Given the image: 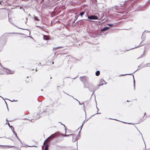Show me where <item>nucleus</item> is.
Masks as SVG:
<instances>
[{"label": "nucleus", "mask_w": 150, "mask_h": 150, "mask_svg": "<svg viewBox=\"0 0 150 150\" xmlns=\"http://www.w3.org/2000/svg\"><path fill=\"white\" fill-rule=\"evenodd\" d=\"M72 97L74 99H75V100H77V101L79 102V104L80 105H82V104H81V103H80V102H79V100H78L77 99L74 98V97L73 96H72Z\"/></svg>", "instance_id": "f3484780"}, {"label": "nucleus", "mask_w": 150, "mask_h": 150, "mask_svg": "<svg viewBox=\"0 0 150 150\" xmlns=\"http://www.w3.org/2000/svg\"><path fill=\"white\" fill-rule=\"evenodd\" d=\"M60 47H54L53 48V49H57V48H60Z\"/></svg>", "instance_id": "bb28decb"}, {"label": "nucleus", "mask_w": 150, "mask_h": 150, "mask_svg": "<svg viewBox=\"0 0 150 150\" xmlns=\"http://www.w3.org/2000/svg\"><path fill=\"white\" fill-rule=\"evenodd\" d=\"M49 111L48 110L46 109L42 113V115H48L49 114V113L48 112Z\"/></svg>", "instance_id": "423d86ee"}, {"label": "nucleus", "mask_w": 150, "mask_h": 150, "mask_svg": "<svg viewBox=\"0 0 150 150\" xmlns=\"http://www.w3.org/2000/svg\"><path fill=\"white\" fill-rule=\"evenodd\" d=\"M35 26H36V27H40V28H41V27H40V26H38V25H35Z\"/></svg>", "instance_id": "473e14b6"}, {"label": "nucleus", "mask_w": 150, "mask_h": 150, "mask_svg": "<svg viewBox=\"0 0 150 150\" xmlns=\"http://www.w3.org/2000/svg\"><path fill=\"white\" fill-rule=\"evenodd\" d=\"M27 146V147H37V146H35V145H33V146H28V145H25Z\"/></svg>", "instance_id": "2eb2a0df"}, {"label": "nucleus", "mask_w": 150, "mask_h": 150, "mask_svg": "<svg viewBox=\"0 0 150 150\" xmlns=\"http://www.w3.org/2000/svg\"><path fill=\"white\" fill-rule=\"evenodd\" d=\"M66 128H65V135H63L62 136H69V135H72V142H75L76 140L77 139V138H76L75 139V135L74 134H69V135H67L66 134Z\"/></svg>", "instance_id": "7ed1b4c3"}, {"label": "nucleus", "mask_w": 150, "mask_h": 150, "mask_svg": "<svg viewBox=\"0 0 150 150\" xmlns=\"http://www.w3.org/2000/svg\"><path fill=\"white\" fill-rule=\"evenodd\" d=\"M110 28V27H105L104 28L102 29H101V31H106V30H108V29H109Z\"/></svg>", "instance_id": "0eeeda50"}, {"label": "nucleus", "mask_w": 150, "mask_h": 150, "mask_svg": "<svg viewBox=\"0 0 150 150\" xmlns=\"http://www.w3.org/2000/svg\"><path fill=\"white\" fill-rule=\"evenodd\" d=\"M114 120H116V119H114Z\"/></svg>", "instance_id": "8fccbe9b"}, {"label": "nucleus", "mask_w": 150, "mask_h": 150, "mask_svg": "<svg viewBox=\"0 0 150 150\" xmlns=\"http://www.w3.org/2000/svg\"><path fill=\"white\" fill-rule=\"evenodd\" d=\"M40 64H41L40 63L39 64H38V65H40Z\"/></svg>", "instance_id": "37998d69"}, {"label": "nucleus", "mask_w": 150, "mask_h": 150, "mask_svg": "<svg viewBox=\"0 0 150 150\" xmlns=\"http://www.w3.org/2000/svg\"><path fill=\"white\" fill-rule=\"evenodd\" d=\"M63 135H62V134L59 133H55L54 134H52V135H51L50 136V137H49L45 141V142H44V143H43V145L44 144V143H45V142L47 140H50L51 139H53L54 137H57V136H60V135H62V136Z\"/></svg>", "instance_id": "f257e3e1"}, {"label": "nucleus", "mask_w": 150, "mask_h": 150, "mask_svg": "<svg viewBox=\"0 0 150 150\" xmlns=\"http://www.w3.org/2000/svg\"><path fill=\"white\" fill-rule=\"evenodd\" d=\"M146 114V113H144V115H145Z\"/></svg>", "instance_id": "09e8293b"}, {"label": "nucleus", "mask_w": 150, "mask_h": 150, "mask_svg": "<svg viewBox=\"0 0 150 150\" xmlns=\"http://www.w3.org/2000/svg\"><path fill=\"white\" fill-rule=\"evenodd\" d=\"M0 97H1V96H0Z\"/></svg>", "instance_id": "680f3d73"}, {"label": "nucleus", "mask_w": 150, "mask_h": 150, "mask_svg": "<svg viewBox=\"0 0 150 150\" xmlns=\"http://www.w3.org/2000/svg\"><path fill=\"white\" fill-rule=\"evenodd\" d=\"M40 64H41L40 63L39 64H38V65H40Z\"/></svg>", "instance_id": "79ce46f5"}, {"label": "nucleus", "mask_w": 150, "mask_h": 150, "mask_svg": "<svg viewBox=\"0 0 150 150\" xmlns=\"http://www.w3.org/2000/svg\"><path fill=\"white\" fill-rule=\"evenodd\" d=\"M88 18L89 19L91 20H98V17L95 15H92L91 16H88Z\"/></svg>", "instance_id": "20e7f679"}, {"label": "nucleus", "mask_w": 150, "mask_h": 150, "mask_svg": "<svg viewBox=\"0 0 150 150\" xmlns=\"http://www.w3.org/2000/svg\"><path fill=\"white\" fill-rule=\"evenodd\" d=\"M150 67V63L145 64L144 66V67Z\"/></svg>", "instance_id": "ddd939ff"}, {"label": "nucleus", "mask_w": 150, "mask_h": 150, "mask_svg": "<svg viewBox=\"0 0 150 150\" xmlns=\"http://www.w3.org/2000/svg\"><path fill=\"white\" fill-rule=\"evenodd\" d=\"M96 108H97V109L98 110V108H97V107H96Z\"/></svg>", "instance_id": "6e6d98bb"}, {"label": "nucleus", "mask_w": 150, "mask_h": 150, "mask_svg": "<svg viewBox=\"0 0 150 150\" xmlns=\"http://www.w3.org/2000/svg\"><path fill=\"white\" fill-rule=\"evenodd\" d=\"M8 126H9V127H11V126H10V124H9V123L8 122Z\"/></svg>", "instance_id": "2f4dec72"}, {"label": "nucleus", "mask_w": 150, "mask_h": 150, "mask_svg": "<svg viewBox=\"0 0 150 150\" xmlns=\"http://www.w3.org/2000/svg\"><path fill=\"white\" fill-rule=\"evenodd\" d=\"M98 113H99V114H101V113H98V112H97V113H96V114H98Z\"/></svg>", "instance_id": "4c0bfd02"}, {"label": "nucleus", "mask_w": 150, "mask_h": 150, "mask_svg": "<svg viewBox=\"0 0 150 150\" xmlns=\"http://www.w3.org/2000/svg\"><path fill=\"white\" fill-rule=\"evenodd\" d=\"M103 84H104V83H102V84H100V85H99L98 86H101V85H103Z\"/></svg>", "instance_id": "72a5a7b5"}, {"label": "nucleus", "mask_w": 150, "mask_h": 150, "mask_svg": "<svg viewBox=\"0 0 150 150\" xmlns=\"http://www.w3.org/2000/svg\"><path fill=\"white\" fill-rule=\"evenodd\" d=\"M37 117L36 118V119H38L40 118V115H38V114H37Z\"/></svg>", "instance_id": "6ab92c4d"}, {"label": "nucleus", "mask_w": 150, "mask_h": 150, "mask_svg": "<svg viewBox=\"0 0 150 150\" xmlns=\"http://www.w3.org/2000/svg\"><path fill=\"white\" fill-rule=\"evenodd\" d=\"M104 82L105 83H104V84H107V83L106 82H105H105Z\"/></svg>", "instance_id": "e433bc0d"}, {"label": "nucleus", "mask_w": 150, "mask_h": 150, "mask_svg": "<svg viewBox=\"0 0 150 150\" xmlns=\"http://www.w3.org/2000/svg\"><path fill=\"white\" fill-rule=\"evenodd\" d=\"M20 150H21L20 149Z\"/></svg>", "instance_id": "0e129e2a"}, {"label": "nucleus", "mask_w": 150, "mask_h": 150, "mask_svg": "<svg viewBox=\"0 0 150 150\" xmlns=\"http://www.w3.org/2000/svg\"><path fill=\"white\" fill-rule=\"evenodd\" d=\"M149 32H150V31H149Z\"/></svg>", "instance_id": "e2e57ef3"}, {"label": "nucleus", "mask_w": 150, "mask_h": 150, "mask_svg": "<svg viewBox=\"0 0 150 150\" xmlns=\"http://www.w3.org/2000/svg\"><path fill=\"white\" fill-rule=\"evenodd\" d=\"M1 1H0V4H1Z\"/></svg>", "instance_id": "49530a36"}, {"label": "nucleus", "mask_w": 150, "mask_h": 150, "mask_svg": "<svg viewBox=\"0 0 150 150\" xmlns=\"http://www.w3.org/2000/svg\"><path fill=\"white\" fill-rule=\"evenodd\" d=\"M1 98H3V99H4V98H3V97H1Z\"/></svg>", "instance_id": "864d4df0"}, {"label": "nucleus", "mask_w": 150, "mask_h": 150, "mask_svg": "<svg viewBox=\"0 0 150 150\" xmlns=\"http://www.w3.org/2000/svg\"><path fill=\"white\" fill-rule=\"evenodd\" d=\"M79 15H78V16H77V15H76L75 16V17H74V18L75 19V20H76V19H77L78 17H79Z\"/></svg>", "instance_id": "412c9836"}, {"label": "nucleus", "mask_w": 150, "mask_h": 150, "mask_svg": "<svg viewBox=\"0 0 150 150\" xmlns=\"http://www.w3.org/2000/svg\"><path fill=\"white\" fill-rule=\"evenodd\" d=\"M16 137L18 139V140H19V141H20V142H21V144H22V142H21V140H20V139L18 138V136H17V137Z\"/></svg>", "instance_id": "393cba45"}, {"label": "nucleus", "mask_w": 150, "mask_h": 150, "mask_svg": "<svg viewBox=\"0 0 150 150\" xmlns=\"http://www.w3.org/2000/svg\"><path fill=\"white\" fill-rule=\"evenodd\" d=\"M85 13V11H83V12H81L80 14H79V15L81 17H82L83 16V15Z\"/></svg>", "instance_id": "f8f14e48"}, {"label": "nucleus", "mask_w": 150, "mask_h": 150, "mask_svg": "<svg viewBox=\"0 0 150 150\" xmlns=\"http://www.w3.org/2000/svg\"><path fill=\"white\" fill-rule=\"evenodd\" d=\"M109 119H112L110 118Z\"/></svg>", "instance_id": "4d7b16f0"}, {"label": "nucleus", "mask_w": 150, "mask_h": 150, "mask_svg": "<svg viewBox=\"0 0 150 150\" xmlns=\"http://www.w3.org/2000/svg\"><path fill=\"white\" fill-rule=\"evenodd\" d=\"M79 79L80 81H82L83 83H87L88 81L87 78L84 76L80 77H79Z\"/></svg>", "instance_id": "f03ea898"}, {"label": "nucleus", "mask_w": 150, "mask_h": 150, "mask_svg": "<svg viewBox=\"0 0 150 150\" xmlns=\"http://www.w3.org/2000/svg\"><path fill=\"white\" fill-rule=\"evenodd\" d=\"M85 83H83V85H84V88H88V89L91 91H92L91 90V89H90L89 87L88 86H86V84H85Z\"/></svg>", "instance_id": "1a4fd4ad"}, {"label": "nucleus", "mask_w": 150, "mask_h": 150, "mask_svg": "<svg viewBox=\"0 0 150 150\" xmlns=\"http://www.w3.org/2000/svg\"><path fill=\"white\" fill-rule=\"evenodd\" d=\"M85 120H84V121H83V122L82 123V124L83 125V124H84L85 123Z\"/></svg>", "instance_id": "c756f323"}, {"label": "nucleus", "mask_w": 150, "mask_h": 150, "mask_svg": "<svg viewBox=\"0 0 150 150\" xmlns=\"http://www.w3.org/2000/svg\"><path fill=\"white\" fill-rule=\"evenodd\" d=\"M60 123H61L62 124V125H64V127H65V125H64L63 124H62V123H61V122H60Z\"/></svg>", "instance_id": "f704fd0d"}, {"label": "nucleus", "mask_w": 150, "mask_h": 150, "mask_svg": "<svg viewBox=\"0 0 150 150\" xmlns=\"http://www.w3.org/2000/svg\"><path fill=\"white\" fill-rule=\"evenodd\" d=\"M6 72L8 74H11L14 73V71L8 69H6Z\"/></svg>", "instance_id": "39448f33"}, {"label": "nucleus", "mask_w": 150, "mask_h": 150, "mask_svg": "<svg viewBox=\"0 0 150 150\" xmlns=\"http://www.w3.org/2000/svg\"><path fill=\"white\" fill-rule=\"evenodd\" d=\"M132 75V74H122L121 75V76H124V75Z\"/></svg>", "instance_id": "4be33fe9"}, {"label": "nucleus", "mask_w": 150, "mask_h": 150, "mask_svg": "<svg viewBox=\"0 0 150 150\" xmlns=\"http://www.w3.org/2000/svg\"><path fill=\"white\" fill-rule=\"evenodd\" d=\"M43 39L45 40H49V38L47 36L44 35L43 37Z\"/></svg>", "instance_id": "6e6552de"}, {"label": "nucleus", "mask_w": 150, "mask_h": 150, "mask_svg": "<svg viewBox=\"0 0 150 150\" xmlns=\"http://www.w3.org/2000/svg\"><path fill=\"white\" fill-rule=\"evenodd\" d=\"M1 98H3V99H4V98H3V97H1Z\"/></svg>", "instance_id": "5fc2aeb1"}, {"label": "nucleus", "mask_w": 150, "mask_h": 150, "mask_svg": "<svg viewBox=\"0 0 150 150\" xmlns=\"http://www.w3.org/2000/svg\"><path fill=\"white\" fill-rule=\"evenodd\" d=\"M107 25H108L109 26V27H112L113 25V24H107Z\"/></svg>", "instance_id": "dca6fc26"}, {"label": "nucleus", "mask_w": 150, "mask_h": 150, "mask_svg": "<svg viewBox=\"0 0 150 150\" xmlns=\"http://www.w3.org/2000/svg\"><path fill=\"white\" fill-rule=\"evenodd\" d=\"M100 74V71H97L96 73V75L97 76H99Z\"/></svg>", "instance_id": "9b49d317"}, {"label": "nucleus", "mask_w": 150, "mask_h": 150, "mask_svg": "<svg viewBox=\"0 0 150 150\" xmlns=\"http://www.w3.org/2000/svg\"><path fill=\"white\" fill-rule=\"evenodd\" d=\"M16 137L18 139V140H19V141H20V142H21V144H22V142H21V140H20V139L18 138V136H17V137Z\"/></svg>", "instance_id": "a878e982"}, {"label": "nucleus", "mask_w": 150, "mask_h": 150, "mask_svg": "<svg viewBox=\"0 0 150 150\" xmlns=\"http://www.w3.org/2000/svg\"><path fill=\"white\" fill-rule=\"evenodd\" d=\"M91 87L92 88V87H93V86H92V85H91Z\"/></svg>", "instance_id": "a19ab883"}, {"label": "nucleus", "mask_w": 150, "mask_h": 150, "mask_svg": "<svg viewBox=\"0 0 150 150\" xmlns=\"http://www.w3.org/2000/svg\"><path fill=\"white\" fill-rule=\"evenodd\" d=\"M127 102H128V101H128V100H127Z\"/></svg>", "instance_id": "bf43d9fd"}, {"label": "nucleus", "mask_w": 150, "mask_h": 150, "mask_svg": "<svg viewBox=\"0 0 150 150\" xmlns=\"http://www.w3.org/2000/svg\"><path fill=\"white\" fill-rule=\"evenodd\" d=\"M42 149H43L44 148L43 146H42Z\"/></svg>", "instance_id": "58836bf2"}, {"label": "nucleus", "mask_w": 150, "mask_h": 150, "mask_svg": "<svg viewBox=\"0 0 150 150\" xmlns=\"http://www.w3.org/2000/svg\"><path fill=\"white\" fill-rule=\"evenodd\" d=\"M103 82H105V81L103 79L101 80L100 81V83H103Z\"/></svg>", "instance_id": "b1692460"}, {"label": "nucleus", "mask_w": 150, "mask_h": 150, "mask_svg": "<svg viewBox=\"0 0 150 150\" xmlns=\"http://www.w3.org/2000/svg\"><path fill=\"white\" fill-rule=\"evenodd\" d=\"M133 79H134V81H133V82H134V89H135V80H134V76L133 75Z\"/></svg>", "instance_id": "a211bd4d"}, {"label": "nucleus", "mask_w": 150, "mask_h": 150, "mask_svg": "<svg viewBox=\"0 0 150 150\" xmlns=\"http://www.w3.org/2000/svg\"><path fill=\"white\" fill-rule=\"evenodd\" d=\"M34 16V20L36 21H39V19L38 18V17L37 16H35V15Z\"/></svg>", "instance_id": "9d476101"}, {"label": "nucleus", "mask_w": 150, "mask_h": 150, "mask_svg": "<svg viewBox=\"0 0 150 150\" xmlns=\"http://www.w3.org/2000/svg\"><path fill=\"white\" fill-rule=\"evenodd\" d=\"M83 124H82V125H81V126L80 127H81V129H80V130H81L83 126Z\"/></svg>", "instance_id": "cd10ccee"}, {"label": "nucleus", "mask_w": 150, "mask_h": 150, "mask_svg": "<svg viewBox=\"0 0 150 150\" xmlns=\"http://www.w3.org/2000/svg\"><path fill=\"white\" fill-rule=\"evenodd\" d=\"M7 109H8V108L7 107Z\"/></svg>", "instance_id": "de8ad7c7"}, {"label": "nucleus", "mask_w": 150, "mask_h": 150, "mask_svg": "<svg viewBox=\"0 0 150 150\" xmlns=\"http://www.w3.org/2000/svg\"><path fill=\"white\" fill-rule=\"evenodd\" d=\"M80 132V131L79 132V134H78L77 135V137H76V138H77V137H79V133Z\"/></svg>", "instance_id": "c85d7f7f"}, {"label": "nucleus", "mask_w": 150, "mask_h": 150, "mask_svg": "<svg viewBox=\"0 0 150 150\" xmlns=\"http://www.w3.org/2000/svg\"><path fill=\"white\" fill-rule=\"evenodd\" d=\"M54 64V62H53L52 64Z\"/></svg>", "instance_id": "13d9d810"}, {"label": "nucleus", "mask_w": 150, "mask_h": 150, "mask_svg": "<svg viewBox=\"0 0 150 150\" xmlns=\"http://www.w3.org/2000/svg\"><path fill=\"white\" fill-rule=\"evenodd\" d=\"M14 146H9V147H13Z\"/></svg>", "instance_id": "c9c22d12"}, {"label": "nucleus", "mask_w": 150, "mask_h": 150, "mask_svg": "<svg viewBox=\"0 0 150 150\" xmlns=\"http://www.w3.org/2000/svg\"><path fill=\"white\" fill-rule=\"evenodd\" d=\"M5 103H6V105H7V103H6V101H5Z\"/></svg>", "instance_id": "ea45409f"}, {"label": "nucleus", "mask_w": 150, "mask_h": 150, "mask_svg": "<svg viewBox=\"0 0 150 150\" xmlns=\"http://www.w3.org/2000/svg\"><path fill=\"white\" fill-rule=\"evenodd\" d=\"M10 128H11V130H12V132H13V130L14 129V127L12 126H11V127Z\"/></svg>", "instance_id": "aec40b11"}, {"label": "nucleus", "mask_w": 150, "mask_h": 150, "mask_svg": "<svg viewBox=\"0 0 150 150\" xmlns=\"http://www.w3.org/2000/svg\"><path fill=\"white\" fill-rule=\"evenodd\" d=\"M1 98H3V99H4V98H3V97H1Z\"/></svg>", "instance_id": "603ef678"}, {"label": "nucleus", "mask_w": 150, "mask_h": 150, "mask_svg": "<svg viewBox=\"0 0 150 150\" xmlns=\"http://www.w3.org/2000/svg\"><path fill=\"white\" fill-rule=\"evenodd\" d=\"M40 64H41L40 63L39 64H38V65H40Z\"/></svg>", "instance_id": "c03bdc74"}, {"label": "nucleus", "mask_w": 150, "mask_h": 150, "mask_svg": "<svg viewBox=\"0 0 150 150\" xmlns=\"http://www.w3.org/2000/svg\"><path fill=\"white\" fill-rule=\"evenodd\" d=\"M133 48H132V49H133Z\"/></svg>", "instance_id": "052dcab7"}, {"label": "nucleus", "mask_w": 150, "mask_h": 150, "mask_svg": "<svg viewBox=\"0 0 150 150\" xmlns=\"http://www.w3.org/2000/svg\"><path fill=\"white\" fill-rule=\"evenodd\" d=\"M49 146L48 144L46 145L45 147V149L44 150H48V148Z\"/></svg>", "instance_id": "4468645a"}, {"label": "nucleus", "mask_w": 150, "mask_h": 150, "mask_svg": "<svg viewBox=\"0 0 150 150\" xmlns=\"http://www.w3.org/2000/svg\"><path fill=\"white\" fill-rule=\"evenodd\" d=\"M1 98H3V99H4V98H3V97H1Z\"/></svg>", "instance_id": "3c124183"}, {"label": "nucleus", "mask_w": 150, "mask_h": 150, "mask_svg": "<svg viewBox=\"0 0 150 150\" xmlns=\"http://www.w3.org/2000/svg\"><path fill=\"white\" fill-rule=\"evenodd\" d=\"M37 71V69H36V71Z\"/></svg>", "instance_id": "a18cd8bd"}, {"label": "nucleus", "mask_w": 150, "mask_h": 150, "mask_svg": "<svg viewBox=\"0 0 150 150\" xmlns=\"http://www.w3.org/2000/svg\"><path fill=\"white\" fill-rule=\"evenodd\" d=\"M13 133H14V135H15L16 137H17V134L16 133L14 132V131H13Z\"/></svg>", "instance_id": "5701e85b"}, {"label": "nucleus", "mask_w": 150, "mask_h": 150, "mask_svg": "<svg viewBox=\"0 0 150 150\" xmlns=\"http://www.w3.org/2000/svg\"><path fill=\"white\" fill-rule=\"evenodd\" d=\"M11 101L12 102H13V101H17V100H13L12 101Z\"/></svg>", "instance_id": "7c9ffc66"}]
</instances>
